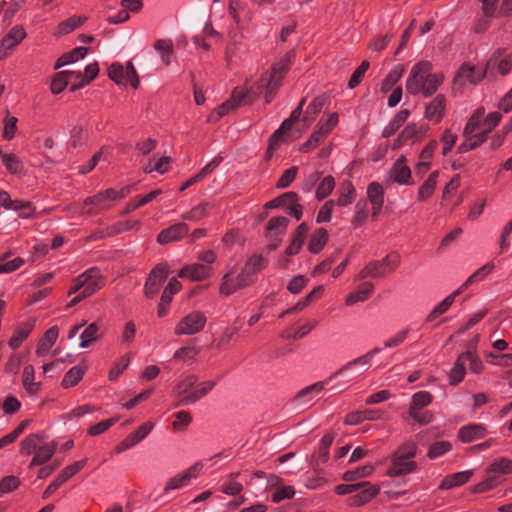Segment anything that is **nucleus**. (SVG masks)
Listing matches in <instances>:
<instances>
[{"mask_svg": "<svg viewBox=\"0 0 512 512\" xmlns=\"http://www.w3.org/2000/svg\"><path fill=\"white\" fill-rule=\"evenodd\" d=\"M88 52V48L86 47H76L70 50L69 52H66L62 54L56 61L54 65V69H59L65 65L74 63L78 61L79 59H82L86 56Z\"/></svg>", "mask_w": 512, "mask_h": 512, "instance_id": "obj_32", "label": "nucleus"}, {"mask_svg": "<svg viewBox=\"0 0 512 512\" xmlns=\"http://www.w3.org/2000/svg\"><path fill=\"white\" fill-rule=\"evenodd\" d=\"M464 141L457 147V153L464 154L481 146L486 140V133L480 132L464 136Z\"/></svg>", "mask_w": 512, "mask_h": 512, "instance_id": "obj_31", "label": "nucleus"}, {"mask_svg": "<svg viewBox=\"0 0 512 512\" xmlns=\"http://www.w3.org/2000/svg\"><path fill=\"white\" fill-rule=\"evenodd\" d=\"M27 33L23 26L16 25L0 40V47L9 52L20 44L26 37Z\"/></svg>", "mask_w": 512, "mask_h": 512, "instance_id": "obj_19", "label": "nucleus"}, {"mask_svg": "<svg viewBox=\"0 0 512 512\" xmlns=\"http://www.w3.org/2000/svg\"><path fill=\"white\" fill-rule=\"evenodd\" d=\"M86 371V366L77 365L72 367L65 375L62 380V386L64 388H70L75 386L82 378Z\"/></svg>", "mask_w": 512, "mask_h": 512, "instance_id": "obj_46", "label": "nucleus"}, {"mask_svg": "<svg viewBox=\"0 0 512 512\" xmlns=\"http://www.w3.org/2000/svg\"><path fill=\"white\" fill-rule=\"evenodd\" d=\"M161 194H162L161 189H154L144 196L134 197L126 204L125 208L120 213L121 216H125V215L135 211L139 207L150 203L151 201H153L155 198H157Z\"/></svg>", "mask_w": 512, "mask_h": 512, "instance_id": "obj_24", "label": "nucleus"}, {"mask_svg": "<svg viewBox=\"0 0 512 512\" xmlns=\"http://www.w3.org/2000/svg\"><path fill=\"white\" fill-rule=\"evenodd\" d=\"M317 325V321L306 323L297 329H286L281 333L282 338L286 339H300L307 335Z\"/></svg>", "mask_w": 512, "mask_h": 512, "instance_id": "obj_53", "label": "nucleus"}, {"mask_svg": "<svg viewBox=\"0 0 512 512\" xmlns=\"http://www.w3.org/2000/svg\"><path fill=\"white\" fill-rule=\"evenodd\" d=\"M367 486V488L361 490L358 494L349 499L351 506H362L378 494V487L369 484Z\"/></svg>", "mask_w": 512, "mask_h": 512, "instance_id": "obj_45", "label": "nucleus"}, {"mask_svg": "<svg viewBox=\"0 0 512 512\" xmlns=\"http://www.w3.org/2000/svg\"><path fill=\"white\" fill-rule=\"evenodd\" d=\"M155 50L161 55L162 61L170 64V57L174 52V45L171 39H158L154 43Z\"/></svg>", "mask_w": 512, "mask_h": 512, "instance_id": "obj_49", "label": "nucleus"}, {"mask_svg": "<svg viewBox=\"0 0 512 512\" xmlns=\"http://www.w3.org/2000/svg\"><path fill=\"white\" fill-rule=\"evenodd\" d=\"M417 467L416 462L411 461L407 458H402L399 455L394 454L391 460V466L388 470V474L392 477L401 476L414 471Z\"/></svg>", "mask_w": 512, "mask_h": 512, "instance_id": "obj_22", "label": "nucleus"}, {"mask_svg": "<svg viewBox=\"0 0 512 512\" xmlns=\"http://www.w3.org/2000/svg\"><path fill=\"white\" fill-rule=\"evenodd\" d=\"M289 225V219L285 216H275L269 219L266 224L264 236L268 240L266 249L269 252L275 251L282 243V235Z\"/></svg>", "mask_w": 512, "mask_h": 512, "instance_id": "obj_4", "label": "nucleus"}, {"mask_svg": "<svg viewBox=\"0 0 512 512\" xmlns=\"http://www.w3.org/2000/svg\"><path fill=\"white\" fill-rule=\"evenodd\" d=\"M299 195L294 191L285 192L265 203V209L283 208L286 213L296 220L303 216V206L299 203Z\"/></svg>", "mask_w": 512, "mask_h": 512, "instance_id": "obj_2", "label": "nucleus"}, {"mask_svg": "<svg viewBox=\"0 0 512 512\" xmlns=\"http://www.w3.org/2000/svg\"><path fill=\"white\" fill-rule=\"evenodd\" d=\"M368 217V204L367 200L360 199L355 205V215L353 216L351 223L355 228L363 225L364 221Z\"/></svg>", "mask_w": 512, "mask_h": 512, "instance_id": "obj_54", "label": "nucleus"}, {"mask_svg": "<svg viewBox=\"0 0 512 512\" xmlns=\"http://www.w3.org/2000/svg\"><path fill=\"white\" fill-rule=\"evenodd\" d=\"M446 109V98L443 94H438L430 103L425 107L424 116L428 120L439 123L444 115Z\"/></svg>", "mask_w": 512, "mask_h": 512, "instance_id": "obj_16", "label": "nucleus"}, {"mask_svg": "<svg viewBox=\"0 0 512 512\" xmlns=\"http://www.w3.org/2000/svg\"><path fill=\"white\" fill-rule=\"evenodd\" d=\"M374 471V467L372 465H363L354 470L346 471L343 474V479L347 482L355 481L359 478L367 477Z\"/></svg>", "mask_w": 512, "mask_h": 512, "instance_id": "obj_60", "label": "nucleus"}, {"mask_svg": "<svg viewBox=\"0 0 512 512\" xmlns=\"http://www.w3.org/2000/svg\"><path fill=\"white\" fill-rule=\"evenodd\" d=\"M335 188V179L331 175H327L322 179V181L318 184L315 192V197L317 200H323L327 198Z\"/></svg>", "mask_w": 512, "mask_h": 512, "instance_id": "obj_51", "label": "nucleus"}, {"mask_svg": "<svg viewBox=\"0 0 512 512\" xmlns=\"http://www.w3.org/2000/svg\"><path fill=\"white\" fill-rule=\"evenodd\" d=\"M197 382L198 377L196 375H187L175 386L174 393L179 397V400H183L194 390L193 388H195Z\"/></svg>", "mask_w": 512, "mask_h": 512, "instance_id": "obj_40", "label": "nucleus"}, {"mask_svg": "<svg viewBox=\"0 0 512 512\" xmlns=\"http://www.w3.org/2000/svg\"><path fill=\"white\" fill-rule=\"evenodd\" d=\"M512 473V460L502 457L493 461L486 470L483 481L474 486V493L486 492L503 481V476Z\"/></svg>", "mask_w": 512, "mask_h": 512, "instance_id": "obj_1", "label": "nucleus"}, {"mask_svg": "<svg viewBox=\"0 0 512 512\" xmlns=\"http://www.w3.org/2000/svg\"><path fill=\"white\" fill-rule=\"evenodd\" d=\"M99 338V326L96 323L89 324L80 335V348H88Z\"/></svg>", "mask_w": 512, "mask_h": 512, "instance_id": "obj_50", "label": "nucleus"}, {"mask_svg": "<svg viewBox=\"0 0 512 512\" xmlns=\"http://www.w3.org/2000/svg\"><path fill=\"white\" fill-rule=\"evenodd\" d=\"M329 97L326 94H321L317 97H315L307 106L303 121H314L317 117V115L321 112L323 107L328 102Z\"/></svg>", "mask_w": 512, "mask_h": 512, "instance_id": "obj_33", "label": "nucleus"}, {"mask_svg": "<svg viewBox=\"0 0 512 512\" xmlns=\"http://www.w3.org/2000/svg\"><path fill=\"white\" fill-rule=\"evenodd\" d=\"M170 274L168 263L157 264L149 273L144 288H154L161 286Z\"/></svg>", "mask_w": 512, "mask_h": 512, "instance_id": "obj_21", "label": "nucleus"}, {"mask_svg": "<svg viewBox=\"0 0 512 512\" xmlns=\"http://www.w3.org/2000/svg\"><path fill=\"white\" fill-rule=\"evenodd\" d=\"M35 325L34 320H29L27 322L22 323L17 329L15 330L13 336L9 340V346L13 349L18 348L21 343L28 337L30 332L33 330Z\"/></svg>", "mask_w": 512, "mask_h": 512, "instance_id": "obj_34", "label": "nucleus"}, {"mask_svg": "<svg viewBox=\"0 0 512 512\" xmlns=\"http://www.w3.org/2000/svg\"><path fill=\"white\" fill-rule=\"evenodd\" d=\"M444 76L443 74H432L428 72V74L425 76V84L423 85L424 88L422 90V94L424 97H430L432 96L440 87V85L443 83Z\"/></svg>", "mask_w": 512, "mask_h": 512, "instance_id": "obj_44", "label": "nucleus"}, {"mask_svg": "<svg viewBox=\"0 0 512 512\" xmlns=\"http://www.w3.org/2000/svg\"><path fill=\"white\" fill-rule=\"evenodd\" d=\"M40 438V434H31L24 438L20 443V453L25 456L35 454Z\"/></svg>", "mask_w": 512, "mask_h": 512, "instance_id": "obj_57", "label": "nucleus"}, {"mask_svg": "<svg viewBox=\"0 0 512 512\" xmlns=\"http://www.w3.org/2000/svg\"><path fill=\"white\" fill-rule=\"evenodd\" d=\"M87 463L86 459L77 461L66 468H64L57 478L46 488L43 492L42 498L47 499L54 493L63 483L70 479L73 475L79 472Z\"/></svg>", "mask_w": 512, "mask_h": 512, "instance_id": "obj_9", "label": "nucleus"}, {"mask_svg": "<svg viewBox=\"0 0 512 512\" xmlns=\"http://www.w3.org/2000/svg\"><path fill=\"white\" fill-rule=\"evenodd\" d=\"M23 385L31 394L40 389V383L34 381V368L31 365H27L23 370Z\"/></svg>", "mask_w": 512, "mask_h": 512, "instance_id": "obj_59", "label": "nucleus"}, {"mask_svg": "<svg viewBox=\"0 0 512 512\" xmlns=\"http://www.w3.org/2000/svg\"><path fill=\"white\" fill-rule=\"evenodd\" d=\"M229 100L233 104V107L237 109L240 106L251 104L255 100V96H253L250 91H245L237 87L232 91Z\"/></svg>", "mask_w": 512, "mask_h": 512, "instance_id": "obj_47", "label": "nucleus"}, {"mask_svg": "<svg viewBox=\"0 0 512 512\" xmlns=\"http://www.w3.org/2000/svg\"><path fill=\"white\" fill-rule=\"evenodd\" d=\"M438 176L439 171H433L432 173L429 174L428 178L421 184L417 193V200L419 202H424L433 195L437 186Z\"/></svg>", "mask_w": 512, "mask_h": 512, "instance_id": "obj_29", "label": "nucleus"}, {"mask_svg": "<svg viewBox=\"0 0 512 512\" xmlns=\"http://www.w3.org/2000/svg\"><path fill=\"white\" fill-rule=\"evenodd\" d=\"M458 294L459 290H456L454 293L450 294L444 300H442L437 306H435L434 309L428 315L427 321H433L435 318L445 313L452 305L456 295Z\"/></svg>", "mask_w": 512, "mask_h": 512, "instance_id": "obj_55", "label": "nucleus"}, {"mask_svg": "<svg viewBox=\"0 0 512 512\" xmlns=\"http://www.w3.org/2000/svg\"><path fill=\"white\" fill-rule=\"evenodd\" d=\"M468 356L469 354H461L457 358L453 368L450 370L449 373V383L451 385H457L464 379V376L466 374V357Z\"/></svg>", "mask_w": 512, "mask_h": 512, "instance_id": "obj_39", "label": "nucleus"}, {"mask_svg": "<svg viewBox=\"0 0 512 512\" xmlns=\"http://www.w3.org/2000/svg\"><path fill=\"white\" fill-rule=\"evenodd\" d=\"M268 265V259L260 254L252 255L246 262L242 273L239 275V286L249 285L250 282H246L245 276H253L257 272H260Z\"/></svg>", "mask_w": 512, "mask_h": 512, "instance_id": "obj_15", "label": "nucleus"}, {"mask_svg": "<svg viewBox=\"0 0 512 512\" xmlns=\"http://www.w3.org/2000/svg\"><path fill=\"white\" fill-rule=\"evenodd\" d=\"M0 157L1 160L5 166V168L11 173V174H23L24 173V166L23 163L20 161V159L13 153H4L2 150H0Z\"/></svg>", "mask_w": 512, "mask_h": 512, "instance_id": "obj_41", "label": "nucleus"}, {"mask_svg": "<svg viewBox=\"0 0 512 512\" xmlns=\"http://www.w3.org/2000/svg\"><path fill=\"white\" fill-rule=\"evenodd\" d=\"M212 270V267L209 265L194 263L182 267L179 270L177 277L198 282L209 278L212 274Z\"/></svg>", "mask_w": 512, "mask_h": 512, "instance_id": "obj_12", "label": "nucleus"}, {"mask_svg": "<svg viewBox=\"0 0 512 512\" xmlns=\"http://www.w3.org/2000/svg\"><path fill=\"white\" fill-rule=\"evenodd\" d=\"M462 77H465L471 84H477L486 77V69L476 74L474 65L463 63L457 71L454 81Z\"/></svg>", "mask_w": 512, "mask_h": 512, "instance_id": "obj_30", "label": "nucleus"}, {"mask_svg": "<svg viewBox=\"0 0 512 512\" xmlns=\"http://www.w3.org/2000/svg\"><path fill=\"white\" fill-rule=\"evenodd\" d=\"M12 210L18 212V216L23 219L35 218L36 207L32 202L16 200V204Z\"/></svg>", "mask_w": 512, "mask_h": 512, "instance_id": "obj_58", "label": "nucleus"}, {"mask_svg": "<svg viewBox=\"0 0 512 512\" xmlns=\"http://www.w3.org/2000/svg\"><path fill=\"white\" fill-rule=\"evenodd\" d=\"M472 476L471 470L461 471L444 478L439 486L440 489H452L466 483Z\"/></svg>", "mask_w": 512, "mask_h": 512, "instance_id": "obj_37", "label": "nucleus"}, {"mask_svg": "<svg viewBox=\"0 0 512 512\" xmlns=\"http://www.w3.org/2000/svg\"><path fill=\"white\" fill-rule=\"evenodd\" d=\"M86 20L87 18L82 16L69 17L58 25L59 33L68 34L84 24Z\"/></svg>", "mask_w": 512, "mask_h": 512, "instance_id": "obj_56", "label": "nucleus"}, {"mask_svg": "<svg viewBox=\"0 0 512 512\" xmlns=\"http://www.w3.org/2000/svg\"><path fill=\"white\" fill-rule=\"evenodd\" d=\"M380 352H381L380 347H374L367 353L347 362L339 370H337L333 375H331L327 381H331L336 377L343 376V375H345L346 372L351 371L356 367L368 368L373 357Z\"/></svg>", "mask_w": 512, "mask_h": 512, "instance_id": "obj_13", "label": "nucleus"}, {"mask_svg": "<svg viewBox=\"0 0 512 512\" xmlns=\"http://www.w3.org/2000/svg\"><path fill=\"white\" fill-rule=\"evenodd\" d=\"M215 385L216 381L214 380H207L201 383L197 382V384L195 385V389L190 393V395L184 398L183 400H178L175 406H185L199 401L200 399L205 397L210 391H212Z\"/></svg>", "mask_w": 512, "mask_h": 512, "instance_id": "obj_17", "label": "nucleus"}, {"mask_svg": "<svg viewBox=\"0 0 512 512\" xmlns=\"http://www.w3.org/2000/svg\"><path fill=\"white\" fill-rule=\"evenodd\" d=\"M410 116V110L402 109L395 114V116L390 120V122L384 127L382 131L383 138H389L393 136L400 127L406 122V120Z\"/></svg>", "mask_w": 512, "mask_h": 512, "instance_id": "obj_27", "label": "nucleus"}, {"mask_svg": "<svg viewBox=\"0 0 512 512\" xmlns=\"http://www.w3.org/2000/svg\"><path fill=\"white\" fill-rule=\"evenodd\" d=\"M58 333L57 326H53L45 332L37 346L36 354L38 356H44L50 350L58 338Z\"/></svg>", "mask_w": 512, "mask_h": 512, "instance_id": "obj_35", "label": "nucleus"}, {"mask_svg": "<svg viewBox=\"0 0 512 512\" xmlns=\"http://www.w3.org/2000/svg\"><path fill=\"white\" fill-rule=\"evenodd\" d=\"M400 263V255L397 252L387 254L381 260L369 262L361 271L362 277H383L393 272Z\"/></svg>", "mask_w": 512, "mask_h": 512, "instance_id": "obj_3", "label": "nucleus"}, {"mask_svg": "<svg viewBox=\"0 0 512 512\" xmlns=\"http://www.w3.org/2000/svg\"><path fill=\"white\" fill-rule=\"evenodd\" d=\"M223 161V157L217 155L208 164H206L197 174L187 179L179 188L180 192L185 191L192 185L202 181L207 175L211 174Z\"/></svg>", "mask_w": 512, "mask_h": 512, "instance_id": "obj_20", "label": "nucleus"}, {"mask_svg": "<svg viewBox=\"0 0 512 512\" xmlns=\"http://www.w3.org/2000/svg\"><path fill=\"white\" fill-rule=\"evenodd\" d=\"M70 74H73V71L64 70L53 75L50 84V90L52 94L58 95L66 89L69 84L68 77Z\"/></svg>", "mask_w": 512, "mask_h": 512, "instance_id": "obj_42", "label": "nucleus"}, {"mask_svg": "<svg viewBox=\"0 0 512 512\" xmlns=\"http://www.w3.org/2000/svg\"><path fill=\"white\" fill-rule=\"evenodd\" d=\"M154 428L153 422H146L142 424L136 431L130 433L125 439H123L116 447V453H122L128 449H131L142 440H144Z\"/></svg>", "mask_w": 512, "mask_h": 512, "instance_id": "obj_11", "label": "nucleus"}, {"mask_svg": "<svg viewBox=\"0 0 512 512\" xmlns=\"http://www.w3.org/2000/svg\"><path fill=\"white\" fill-rule=\"evenodd\" d=\"M295 57V52L290 50L286 52L277 62H275L271 68L269 73H265L266 79H271L276 83L282 84V81L290 70L292 60Z\"/></svg>", "mask_w": 512, "mask_h": 512, "instance_id": "obj_10", "label": "nucleus"}, {"mask_svg": "<svg viewBox=\"0 0 512 512\" xmlns=\"http://www.w3.org/2000/svg\"><path fill=\"white\" fill-rule=\"evenodd\" d=\"M408 141L412 143H417L420 141V136L416 134V124L409 123L405 126V128L400 132L396 139H394L392 144V150H398L403 147Z\"/></svg>", "mask_w": 512, "mask_h": 512, "instance_id": "obj_26", "label": "nucleus"}, {"mask_svg": "<svg viewBox=\"0 0 512 512\" xmlns=\"http://www.w3.org/2000/svg\"><path fill=\"white\" fill-rule=\"evenodd\" d=\"M281 85L282 84L276 83L271 79H266V75H261L258 80V88H265L264 98L267 104L272 102Z\"/></svg>", "mask_w": 512, "mask_h": 512, "instance_id": "obj_48", "label": "nucleus"}, {"mask_svg": "<svg viewBox=\"0 0 512 512\" xmlns=\"http://www.w3.org/2000/svg\"><path fill=\"white\" fill-rule=\"evenodd\" d=\"M404 73V66L399 64L396 65L382 80L381 92L387 93L393 86L401 79Z\"/></svg>", "mask_w": 512, "mask_h": 512, "instance_id": "obj_43", "label": "nucleus"}, {"mask_svg": "<svg viewBox=\"0 0 512 512\" xmlns=\"http://www.w3.org/2000/svg\"><path fill=\"white\" fill-rule=\"evenodd\" d=\"M325 382H316L297 393L294 398V403L297 406L307 405L314 397L324 389Z\"/></svg>", "mask_w": 512, "mask_h": 512, "instance_id": "obj_28", "label": "nucleus"}, {"mask_svg": "<svg viewBox=\"0 0 512 512\" xmlns=\"http://www.w3.org/2000/svg\"><path fill=\"white\" fill-rule=\"evenodd\" d=\"M384 196V188L379 182L374 181L367 186V199L371 205L384 204Z\"/></svg>", "mask_w": 512, "mask_h": 512, "instance_id": "obj_52", "label": "nucleus"}, {"mask_svg": "<svg viewBox=\"0 0 512 512\" xmlns=\"http://www.w3.org/2000/svg\"><path fill=\"white\" fill-rule=\"evenodd\" d=\"M189 232V226L184 222H179L163 229L157 236V242L161 245L170 242L179 241Z\"/></svg>", "mask_w": 512, "mask_h": 512, "instance_id": "obj_14", "label": "nucleus"}, {"mask_svg": "<svg viewBox=\"0 0 512 512\" xmlns=\"http://www.w3.org/2000/svg\"><path fill=\"white\" fill-rule=\"evenodd\" d=\"M432 395L427 391H420L413 395L409 410H420L432 402Z\"/></svg>", "mask_w": 512, "mask_h": 512, "instance_id": "obj_61", "label": "nucleus"}, {"mask_svg": "<svg viewBox=\"0 0 512 512\" xmlns=\"http://www.w3.org/2000/svg\"><path fill=\"white\" fill-rule=\"evenodd\" d=\"M356 198V189L351 181H345L340 189L336 204L339 207H346L353 203Z\"/></svg>", "mask_w": 512, "mask_h": 512, "instance_id": "obj_38", "label": "nucleus"}, {"mask_svg": "<svg viewBox=\"0 0 512 512\" xmlns=\"http://www.w3.org/2000/svg\"><path fill=\"white\" fill-rule=\"evenodd\" d=\"M390 178L399 185H413L411 169L408 166H392L389 171Z\"/></svg>", "mask_w": 512, "mask_h": 512, "instance_id": "obj_36", "label": "nucleus"}, {"mask_svg": "<svg viewBox=\"0 0 512 512\" xmlns=\"http://www.w3.org/2000/svg\"><path fill=\"white\" fill-rule=\"evenodd\" d=\"M112 197H114V188H108L93 196L87 197L83 202L81 214L94 216L110 209V201H113Z\"/></svg>", "mask_w": 512, "mask_h": 512, "instance_id": "obj_5", "label": "nucleus"}, {"mask_svg": "<svg viewBox=\"0 0 512 512\" xmlns=\"http://www.w3.org/2000/svg\"><path fill=\"white\" fill-rule=\"evenodd\" d=\"M106 285V280L101 274V270L92 267L74 279V285L70 288H102Z\"/></svg>", "mask_w": 512, "mask_h": 512, "instance_id": "obj_8", "label": "nucleus"}, {"mask_svg": "<svg viewBox=\"0 0 512 512\" xmlns=\"http://www.w3.org/2000/svg\"><path fill=\"white\" fill-rule=\"evenodd\" d=\"M432 69L429 61H420L415 64L406 81V91L411 95L422 93L425 84V76Z\"/></svg>", "mask_w": 512, "mask_h": 512, "instance_id": "obj_6", "label": "nucleus"}, {"mask_svg": "<svg viewBox=\"0 0 512 512\" xmlns=\"http://www.w3.org/2000/svg\"><path fill=\"white\" fill-rule=\"evenodd\" d=\"M486 429L481 424H469L460 428L458 437L462 442L468 443L483 438Z\"/></svg>", "mask_w": 512, "mask_h": 512, "instance_id": "obj_25", "label": "nucleus"}, {"mask_svg": "<svg viewBox=\"0 0 512 512\" xmlns=\"http://www.w3.org/2000/svg\"><path fill=\"white\" fill-rule=\"evenodd\" d=\"M108 77L117 85H126L125 70L119 62H114L108 67Z\"/></svg>", "mask_w": 512, "mask_h": 512, "instance_id": "obj_63", "label": "nucleus"}, {"mask_svg": "<svg viewBox=\"0 0 512 512\" xmlns=\"http://www.w3.org/2000/svg\"><path fill=\"white\" fill-rule=\"evenodd\" d=\"M328 240H329V233H328L327 229H325L323 227L317 228L310 235L307 250L311 254H318L324 249Z\"/></svg>", "mask_w": 512, "mask_h": 512, "instance_id": "obj_23", "label": "nucleus"}, {"mask_svg": "<svg viewBox=\"0 0 512 512\" xmlns=\"http://www.w3.org/2000/svg\"><path fill=\"white\" fill-rule=\"evenodd\" d=\"M17 122L18 119L15 116H10L9 111L7 110V115L3 120L4 129L2 133V137L5 140H12L15 137L17 131Z\"/></svg>", "mask_w": 512, "mask_h": 512, "instance_id": "obj_62", "label": "nucleus"}, {"mask_svg": "<svg viewBox=\"0 0 512 512\" xmlns=\"http://www.w3.org/2000/svg\"><path fill=\"white\" fill-rule=\"evenodd\" d=\"M56 451V444L54 442H45L41 436L35 455L29 465L30 468L34 466L45 464L49 461Z\"/></svg>", "mask_w": 512, "mask_h": 512, "instance_id": "obj_18", "label": "nucleus"}, {"mask_svg": "<svg viewBox=\"0 0 512 512\" xmlns=\"http://www.w3.org/2000/svg\"><path fill=\"white\" fill-rule=\"evenodd\" d=\"M206 316L199 311H193L183 317L175 328L176 335H194L202 331L206 324Z\"/></svg>", "mask_w": 512, "mask_h": 512, "instance_id": "obj_7", "label": "nucleus"}, {"mask_svg": "<svg viewBox=\"0 0 512 512\" xmlns=\"http://www.w3.org/2000/svg\"><path fill=\"white\" fill-rule=\"evenodd\" d=\"M369 67H370L369 61L364 60L361 62V64L352 73V75L348 81V87L350 89L356 88L362 82L364 74L369 69Z\"/></svg>", "mask_w": 512, "mask_h": 512, "instance_id": "obj_64", "label": "nucleus"}]
</instances>
